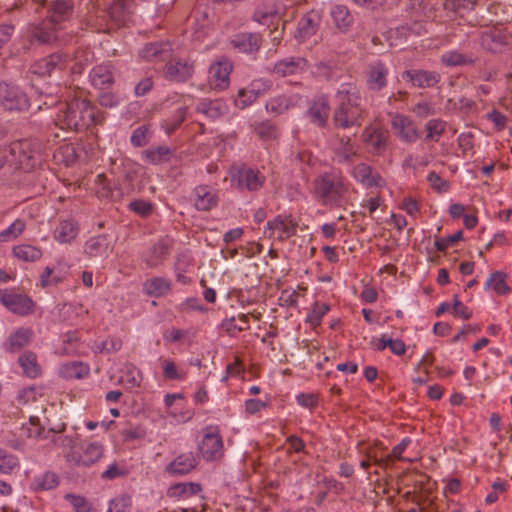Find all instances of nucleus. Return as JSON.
<instances>
[{"label": "nucleus", "instance_id": "1", "mask_svg": "<svg viewBox=\"0 0 512 512\" xmlns=\"http://www.w3.org/2000/svg\"><path fill=\"white\" fill-rule=\"evenodd\" d=\"M339 107L334 114L335 125L341 128L363 125L362 110L359 107V93L351 83L342 84L336 94Z\"/></svg>", "mask_w": 512, "mask_h": 512}, {"label": "nucleus", "instance_id": "2", "mask_svg": "<svg viewBox=\"0 0 512 512\" xmlns=\"http://www.w3.org/2000/svg\"><path fill=\"white\" fill-rule=\"evenodd\" d=\"M72 12L70 0H55L49 19L44 20L39 25L30 27L31 42L40 44L50 43L57 39V25L66 20Z\"/></svg>", "mask_w": 512, "mask_h": 512}, {"label": "nucleus", "instance_id": "3", "mask_svg": "<svg viewBox=\"0 0 512 512\" xmlns=\"http://www.w3.org/2000/svg\"><path fill=\"white\" fill-rule=\"evenodd\" d=\"M271 88V80L265 78L254 79L246 87L238 90L234 99L235 106L239 109H245L259 97L267 94Z\"/></svg>", "mask_w": 512, "mask_h": 512}, {"label": "nucleus", "instance_id": "4", "mask_svg": "<svg viewBox=\"0 0 512 512\" xmlns=\"http://www.w3.org/2000/svg\"><path fill=\"white\" fill-rule=\"evenodd\" d=\"M0 302L12 313L25 316L33 313L34 302L27 295L12 290H0Z\"/></svg>", "mask_w": 512, "mask_h": 512}, {"label": "nucleus", "instance_id": "5", "mask_svg": "<svg viewBox=\"0 0 512 512\" xmlns=\"http://www.w3.org/2000/svg\"><path fill=\"white\" fill-rule=\"evenodd\" d=\"M103 446L99 443H89L81 451L65 453L66 461L77 467H88L97 462L103 456Z\"/></svg>", "mask_w": 512, "mask_h": 512}, {"label": "nucleus", "instance_id": "6", "mask_svg": "<svg viewBox=\"0 0 512 512\" xmlns=\"http://www.w3.org/2000/svg\"><path fill=\"white\" fill-rule=\"evenodd\" d=\"M0 104L7 110H24L29 101L26 94L18 87L6 82L0 83Z\"/></svg>", "mask_w": 512, "mask_h": 512}, {"label": "nucleus", "instance_id": "7", "mask_svg": "<svg viewBox=\"0 0 512 512\" xmlns=\"http://www.w3.org/2000/svg\"><path fill=\"white\" fill-rule=\"evenodd\" d=\"M233 65L227 58L222 57L210 66L209 83L217 90H224L230 84V74Z\"/></svg>", "mask_w": 512, "mask_h": 512}, {"label": "nucleus", "instance_id": "8", "mask_svg": "<svg viewBox=\"0 0 512 512\" xmlns=\"http://www.w3.org/2000/svg\"><path fill=\"white\" fill-rule=\"evenodd\" d=\"M345 191L342 182L332 175L326 174L315 180V192L323 199H336Z\"/></svg>", "mask_w": 512, "mask_h": 512}, {"label": "nucleus", "instance_id": "9", "mask_svg": "<svg viewBox=\"0 0 512 512\" xmlns=\"http://www.w3.org/2000/svg\"><path fill=\"white\" fill-rule=\"evenodd\" d=\"M198 451L207 461L216 460L223 455V442L218 433L207 432L198 445Z\"/></svg>", "mask_w": 512, "mask_h": 512}, {"label": "nucleus", "instance_id": "10", "mask_svg": "<svg viewBox=\"0 0 512 512\" xmlns=\"http://www.w3.org/2000/svg\"><path fill=\"white\" fill-rule=\"evenodd\" d=\"M68 65V54L66 53H54L48 57H45L37 61L32 66L33 73L45 76L49 75L52 71L59 68L62 69Z\"/></svg>", "mask_w": 512, "mask_h": 512}, {"label": "nucleus", "instance_id": "11", "mask_svg": "<svg viewBox=\"0 0 512 512\" xmlns=\"http://www.w3.org/2000/svg\"><path fill=\"white\" fill-rule=\"evenodd\" d=\"M10 152L13 156L17 157L18 170H31L35 165V159L33 150L30 149V143L28 141H18L13 143L10 148Z\"/></svg>", "mask_w": 512, "mask_h": 512}, {"label": "nucleus", "instance_id": "12", "mask_svg": "<svg viewBox=\"0 0 512 512\" xmlns=\"http://www.w3.org/2000/svg\"><path fill=\"white\" fill-rule=\"evenodd\" d=\"M111 251L112 248L105 235L91 237L85 243V253L89 258L93 259L95 263H99L102 258H107Z\"/></svg>", "mask_w": 512, "mask_h": 512}, {"label": "nucleus", "instance_id": "13", "mask_svg": "<svg viewBox=\"0 0 512 512\" xmlns=\"http://www.w3.org/2000/svg\"><path fill=\"white\" fill-rule=\"evenodd\" d=\"M330 106L328 98L324 95L316 97L308 110L310 122L316 126H325L329 117Z\"/></svg>", "mask_w": 512, "mask_h": 512}, {"label": "nucleus", "instance_id": "14", "mask_svg": "<svg viewBox=\"0 0 512 512\" xmlns=\"http://www.w3.org/2000/svg\"><path fill=\"white\" fill-rule=\"evenodd\" d=\"M89 79L93 87L97 89H107L114 81V74L110 64L103 63L95 66L90 74Z\"/></svg>", "mask_w": 512, "mask_h": 512}, {"label": "nucleus", "instance_id": "15", "mask_svg": "<svg viewBox=\"0 0 512 512\" xmlns=\"http://www.w3.org/2000/svg\"><path fill=\"white\" fill-rule=\"evenodd\" d=\"M197 466L196 457L192 452L180 454L166 466L170 475H185L194 470Z\"/></svg>", "mask_w": 512, "mask_h": 512}, {"label": "nucleus", "instance_id": "16", "mask_svg": "<svg viewBox=\"0 0 512 512\" xmlns=\"http://www.w3.org/2000/svg\"><path fill=\"white\" fill-rule=\"evenodd\" d=\"M404 79L410 81L413 86L419 88L432 87L438 83L440 76L436 72L425 70L405 71L402 75Z\"/></svg>", "mask_w": 512, "mask_h": 512}, {"label": "nucleus", "instance_id": "17", "mask_svg": "<svg viewBox=\"0 0 512 512\" xmlns=\"http://www.w3.org/2000/svg\"><path fill=\"white\" fill-rule=\"evenodd\" d=\"M231 44L241 53H254L261 46V37L256 33H240L233 37Z\"/></svg>", "mask_w": 512, "mask_h": 512}, {"label": "nucleus", "instance_id": "18", "mask_svg": "<svg viewBox=\"0 0 512 512\" xmlns=\"http://www.w3.org/2000/svg\"><path fill=\"white\" fill-rule=\"evenodd\" d=\"M306 60L301 57H289L278 61L274 66V73L281 77L296 75L304 71Z\"/></svg>", "mask_w": 512, "mask_h": 512}, {"label": "nucleus", "instance_id": "19", "mask_svg": "<svg viewBox=\"0 0 512 512\" xmlns=\"http://www.w3.org/2000/svg\"><path fill=\"white\" fill-rule=\"evenodd\" d=\"M193 65L187 61H170L166 67V78L175 82H184L191 77Z\"/></svg>", "mask_w": 512, "mask_h": 512}, {"label": "nucleus", "instance_id": "20", "mask_svg": "<svg viewBox=\"0 0 512 512\" xmlns=\"http://www.w3.org/2000/svg\"><path fill=\"white\" fill-rule=\"evenodd\" d=\"M320 17L317 12H309L298 23L295 37L299 41H305L313 36L318 30Z\"/></svg>", "mask_w": 512, "mask_h": 512}, {"label": "nucleus", "instance_id": "21", "mask_svg": "<svg viewBox=\"0 0 512 512\" xmlns=\"http://www.w3.org/2000/svg\"><path fill=\"white\" fill-rule=\"evenodd\" d=\"M387 132L388 130H363L361 139L372 153L379 154L386 147Z\"/></svg>", "mask_w": 512, "mask_h": 512}, {"label": "nucleus", "instance_id": "22", "mask_svg": "<svg viewBox=\"0 0 512 512\" xmlns=\"http://www.w3.org/2000/svg\"><path fill=\"white\" fill-rule=\"evenodd\" d=\"M300 100L301 97L297 94L291 96H278L267 101L265 108L268 113L273 116H278L289 108L297 105Z\"/></svg>", "mask_w": 512, "mask_h": 512}, {"label": "nucleus", "instance_id": "23", "mask_svg": "<svg viewBox=\"0 0 512 512\" xmlns=\"http://www.w3.org/2000/svg\"><path fill=\"white\" fill-rule=\"evenodd\" d=\"M197 110L210 119H217L227 113L228 106L222 99H203L197 104Z\"/></svg>", "mask_w": 512, "mask_h": 512}, {"label": "nucleus", "instance_id": "24", "mask_svg": "<svg viewBox=\"0 0 512 512\" xmlns=\"http://www.w3.org/2000/svg\"><path fill=\"white\" fill-rule=\"evenodd\" d=\"M171 51L169 43L155 42L146 44L139 52L142 59L151 60H165Z\"/></svg>", "mask_w": 512, "mask_h": 512}, {"label": "nucleus", "instance_id": "25", "mask_svg": "<svg viewBox=\"0 0 512 512\" xmlns=\"http://www.w3.org/2000/svg\"><path fill=\"white\" fill-rule=\"evenodd\" d=\"M387 68L381 63L376 62L370 66L367 85L369 89L378 91L381 90L387 84Z\"/></svg>", "mask_w": 512, "mask_h": 512}, {"label": "nucleus", "instance_id": "26", "mask_svg": "<svg viewBox=\"0 0 512 512\" xmlns=\"http://www.w3.org/2000/svg\"><path fill=\"white\" fill-rule=\"evenodd\" d=\"M195 207L201 211H209L217 205L216 194L207 186H198L195 188Z\"/></svg>", "mask_w": 512, "mask_h": 512}, {"label": "nucleus", "instance_id": "27", "mask_svg": "<svg viewBox=\"0 0 512 512\" xmlns=\"http://www.w3.org/2000/svg\"><path fill=\"white\" fill-rule=\"evenodd\" d=\"M18 363L23 373L30 378H36L41 374V366L37 361V355L32 351H26L18 358Z\"/></svg>", "mask_w": 512, "mask_h": 512}, {"label": "nucleus", "instance_id": "28", "mask_svg": "<svg viewBox=\"0 0 512 512\" xmlns=\"http://www.w3.org/2000/svg\"><path fill=\"white\" fill-rule=\"evenodd\" d=\"M171 288L170 280L163 277H153L143 284L144 291L153 297L165 295Z\"/></svg>", "mask_w": 512, "mask_h": 512}, {"label": "nucleus", "instance_id": "29", "mask_svg": "<svg viewBox=\"0 0 512 512\" xmlns=\"http://www.w3.org/2000/svg\"><path fill=\"white\" fill-rule=\"evenodd\" d=\"M33 337V331L30 328H19L8 339V350L16 352L27 346Z\"/></svg>", "mask_w": 512, "mask_h": 512}, {"label": "nucleus", "instance_id": "30", "mask_svg": "<svg viewBox=\"0 0 512 512\" xmlns=\"http://www.w3.org/2000/svg\"><path fill=\"white\" fill-rule=\"evenodd\" d=\"M171 248V240L166 237L160 239L153 247L151 255L146 259L150 267L159 265Z\"/></svg>", "mask_w": 512, "mask_h": 512}, {"label": "nucleus", "instance_id": "31", "mask_svg": "<svg viewBox=\"0 0 512 512\" xmlns=\"http://www.w3.org/2000/svg\"><path fill=\"white\" fill-rule=\"evenodd\" d=\"M354 178L367 187H373L379 185V176L372 175V169L370 166L361 163L358 164L353 170Z\"/></svg>", "mask_w": 512, "mask_h": 512}, {"label": "nucleus", "instance_id": "32", "mask_svg": "<svg viewBox=\"0 0 512 512\" xmlns=\"http://www.w3.org/2000/svg\"><path fill=\"white\" fill-rule=\"evenodd\" d=\"M78 234L76 223L68 220L60 222L55 230V238L61 243H70Z\"/></svg>", "mask_w": 512, "mask_h": 512}, {"label": "nucleus", "instance_id": "33", "mask_svg": "<svg viewBox=\"0 0 512 512\" xmlns=\"http://www.w3.org/2000/svg\"><path fill=\"white\" fill-rule=\"evenodd\" d=\"M330 14L337 28L341 31H346L352 23V16L344 5H334L331 8Z\"/></svg>", "mask_w": 512, "mask_h": 512}, {"label": "nucleus", "instance_id": "34", "mask_svg": "<svg viewBox=\"0 0 512 512\" xmlns=\"http://www.w3.org/2000/svg\"><path fill=\"white\" fill-rule=\"evenodd\" d=\"M171 154L172 151L168 146L149 148L142 152L144 159L154 165L168 161Z\"/></svg>", "mask_w": 512, "mask_h": 512}, {"label": "nucleus", "instance_id": "35", "mask_svg": "<svg viewBox=\"0 0 512 512\" xmlns=\"http://www.w3.org/2000/svg\"><path fill=\"white\" fill-rule=\"evenodd\" d=\"M507 274L502 271H496L491 274L486 282V289H492L498 295H506L510 292V287L506 282Z\"/></svg>", "mask_w": 512, "mask_h": 512}, {"label": "nucleus", "instance_id": "36", "mask_svg": "<svg viewBox=\"0 0 512 512\" xmlns=\"http://www.w3.org/2000/svg\"><path fill=\"white\" fill-rule=\"evenodd\" d=\"M238 185L249 191H255L262 186V180L257 172L252 169L240 170L238 175Z\"/></svg>", "mask_w": 512, "mask_h": 512}, {"label": "nucleus", "instance_id": "37", "mask_svg": "<svg viewBox=\"0 0 512 512\" xmlns=\"http://www.w3.org/2000/svg\"><path fill=\"white\" fill-rule=\"evenodd\" d=\"M60 373L65 378L81 379L89 374V367L82 362L73 361L64 364L60 369Z\"/></svg>", "mask_w": 512, "mask_h": 512}, {"label": "nucleus", "instance_id": "38", "mask_svg": "<svg viewBox=\"0 0 512 512\" xmlns=\"http://www.w3.org/2000/svg\"><path fill=\"white\" fill-rule=\"evenodd\" d=\"M13 255L19 260L34 262L42 257V251L38 247L22 244L13 248Z\"/></svg>", "mask_w": 512, "mask_h": 512}, {"label": "nucleus", "instance_id": "39", "mask_svg": "<svg viewBox=\"0 0 512 512\" xmlns=\"http://www.w3.org/2000/svg\"><path fill=\"white\" fill-rule=\"evenodd\" d=\"M59 485V477L54 472H45L34 478L32 487L35 491L54 489Z\"/></svg>", "mask_w": 512, "mask_h": 512}, {"label": "nucleus", "instance_id": "40", "mask_svg": "<svg viewBox=\"0 0 512 512\" xmlns=\"http://www.w3.org/2000/svg\"><path fill=\"white\" fill-rule=\"evenodd\" d=\"M93 60V54L89 49H79L77 50L73 57L68 55V64L73 62L71 69L74 72H80L86 65L91 63Z\"/></svg>", "mask_w": 512, "mask_h": 512}, {"label": "nucleus", "instance_id": "41", "mask_svg": "<svg viewBox=\"0 0 512 512\" xmlns=\"http://www.w3.org/2000/svg\"><path fill=\"white\" fill-rule=\"evenodd\" d=\"M23 173L19 172L17 174L18 176V180H17V183H18V186H21V187H27L28 188V194L30 196H34V195H37V194H40L43 187L42 186H38L34 183L35 181V174L31 172V170H22Z\"/></svg>", "mask_w": 512, "mask_h": 512}, {"label": "nucleus", "instance_id": "42", "mask_svg": "<svg viewBox=\"0 0 512 512\" xmlns=\"http://www.w3.org/2000/svg\"><path fill=\"white\" fill-rule=\"evenodd\" d=\"M48 433H53L52 441L61 448L66 449V452L79 451L77 449L79 438L77 435H56L54 430H49Z\"/></svg>", "mask_w": 512, "mask_h": 512}, {"label": "nucleus", "instance_id": "43", "mask_svg": "<svg viewBox=\"0 0 512 512\" xmlns=\"http://www.w3.org/2000/svg\"><path fill=\"white\" fill-rule=\"evenodd\" d=\"M82 127L89 128L90 125H100L99 117L96 115L95 108L89 102H81Z\"/></svg>", "mask_w": 512, "mask_h": 512}, {"label": "nucleus", "instance_id": "44", "mask_svg": "<svg viewBox=\"0 0 512 512\" xmlns=\"http://www.w3.org/2000/svg\"><path fill=\"white\" fill-rule=\"evenodd\" d=\"M222 327L225 329V331L230 335L234 336L235 331H244L249 329V321H248V315L242 314L239 317V324L235 323V317H231L229 319H226L222 323Z\"/></svg>", "mask_w": 512, "mask_h": 512}, {"label": "nucleus", "instance_id": "45", "mask_svg": "<svg viewBox=\"0 0 512 512\" xmlns=\"http://www.w3.org/2000/svg\"><path fill=\"white\" fill-rule=\"evenodd\" d=\"M386 347H389L391 349V351L398 356L403 355L406 351L405 344L402 340H400V339L393 340L391 338H386L385 335H383L379 339V343L377 345V350L382 351Z\"/></svg>", "mask_w": 512, "mask_h": 512}, {"label": "nucleus", "instance_id": "46", "mask_svg": "<svg viewBox=\"0 0 512 512\" xmlns=\"http://www.w3.org/2000/svg\"><path fill=\"white\" fill-rule=\"evenodd\" d=\"M26 224L22 219H16L6 230L0 233V242L16 239L25 230Z\"/></svg>", "mask_w": 512, "mask_h": 512}, {"label": "nucleus", "instance_id": "47", "mask_svg": "<svg viewBox=\"0 0 512 512\" xmlns=\"http://www.w3.org/2000/svg\"><path fill=\"white\" fill-rule=\"evenodd\" d=\"M201 490V485L194 482L178 483L170 488L171 494L174 496L196 495Z\"/></svg>", "mask_w": 512, "mask_h": 512}, {"label": "nucleus", "instance_id": "48", "mask_svg": "<svg viewBox=\"0 0 512 512\" xmlns=\"http://www.w3.org/2000/svg\"><path fill=\"white\" fill-rule=\"evenodd\" d=\"M268 227L272 230H278L281 233L280 238H289L294 235L296 231L295 224H293L291 221L286 223L282 219H275L272 222H268Z\"/></svg>", "mask_w": 512, "mask_h": 512}, {"label": "nucleus", "instance_id": "49", "mask_svg": "<svg viewBox=\"0 0 512 512\" xmlns=\"http://www.w3.org/2000/svg\"><path fill=\"white\" fill-rule=\"evenodd\" d=\"M504 106L509 110L508 114H504L496 109L487 114V118L497 127L505 126L508 119L512 117V98Z\"/></svg>", "mask_w": 512, "mask_h": 512}, {"label": "nucleus", "instance_id": "50", "mask_svg": "<svg viewBox=\"0 0 512 512\" xmlns=\"http://www.w3.org/2000/svg\"><path fill=\"white\" fill-rule=\"evenodd\" d=\"M279 15V9L260 8L254 13V20L262 25H270L274 23V19L278 18Z\"/></svg>", "mask_w": 512, "mask_h": 512}, {"label": "nucleus", "instance_id": "51", "mask_svg": "<svg viewBox=\"0 0 512 512\" xmlns=\"http://www.w3.org/2000/svg\"><path fill=\"white\" fill-rule=\"evenodd\" d=\"M19 465L17 457L7 453L5 450L0 449V472L4 474L10 473L15 467Z\"/></svg>", "mask_w": 512, "mask_h": 512}, {"label": "nucleus", "instance_id": "52", "mask_svg": "<svg viewBox=\"0 0 512 512\" xmlns=\"http://www.w3.org/2000/svg\"><path fill=\"white\" fill-rule=\"evenodd\" d=\"M122 347V341L119 338L113 337L101 342H95L94 349L96 352H115L120 350Z\"/></svg>", "mask_w": 512, "mask_h": 512}, {"label": "nucleus", "instance_id": "53", "mask_svg": "<svg viewBox=\"0 0 512 512\" xmlns=\"http://www.w3.org/2000/svg\"><path fill=\"white\" fill-rule=\"evenodd\" d=\"M329 305L315 303L311 313L307 317V322L311 326L316 327L320 325L322 317L329 311Z\"/></svg>", "mask_w": 512, "mask_h": 512}, {"label": "nucleus", "instance_id": "54", "mask_svg": "<svg viewBox=\"0 0 512 512\" xmlns=\"http://www.w3.org/2000/svg\"><path fill=\"white\" fill-rule=\"evenodd\" d=\"M65 499L70 502L75 512H90L91 504L82 496L66 494Z\"/></svg>", "mask_w": 512, "mask_h": 512}, {"label": "nucleus", "instance_id": "55", "mask_svg": "<svg viewBox=\"0 0 512 512\" xmlns=\"http://www.w3.org/2000/svg\"><path fill=\"white\" fill-rule=\"evenodd\" d=\"M128 207L130 210L142 217H147L153 210L151 203L141 199L133 200L129 203Z\"/></svg>", "mask_w": 512, "mask_h": 512}, {"label": "nucleus", "instance_id": "56", "mask_svg": "<svg viewBox=\"0 0 512 512\" xmlns=\"http://www.w3.org/2000/svg\"><path fill=\"white\" fill-rule=\"evenodd\" d=\"M463 237V232L461 230L457 231L453 235H450L446 238H438L436 237L435 247L438 251L444 252L448 248L449 245H453L456 242L460 241Z\"/></svg>", "mask_w": 512, "mask_h": 512}, {"label": "nucleus", "instance_id": "57", "mask_svg": "<svg viewBox=\"0 0 512 512\" xmlns=\"http://www.w3.org/2000/svg\"><path fill=\"white\" fill-rule=\"evenodd\" d=\"M109 14L118 25H124L128 19V13L126 12L123 4L119 2L111 6Z\"/></svg>", "mask_w": 512, "mask_h": 512}, {"label": "nucleus", "instance_id": "58", "mask_svg": "<svg viewBox=\"0 0 512 512\" xmlns=\"http://www.w3.org/2000/svg\"><path fill=\"white\" fill-rule=\"evenodd\" d=\"M131 501L130 498L121 497L113 499L110 502L107 512H130Z\"/></svg>", "mask_w": 512, "mask_h": 512}, {"label": "nucleus", "instance_id": "59", "mask_svg": "<svg viewBox=\"0 0 512 512\" xmlns=\"http://www.w3.org/2000/svg\"><path fill=\"white\" fill-rule=\"evenodd\" d=\"M427 181L437 192H446L449 188V183L435 172H430L428 174Z\"/></svg>", "mask_w": 512, "mask_h": 512}, {"label": "nucleus", "instance_id": "60", "mask_svg": "<svg viewBox=\"0 0 512 512\" xmlns=\"http://www.w3.org/2000/svg\"><path fill=\"white\" fill-rule=\"evenodd\" d=\"M350 139L348 138L347 141L344 143L343 139L341 138L340 142L342 146L340 148H337V155L341 157L342 159L340 161L350 163L353 161V158L356 156V152H354L349 145Z\"/></svg>", "mask_w": 512, "mask_h": 512}, {"label": "nucleus", "instance_id": "61", "mask_svg": "<svg viewBox=\"0 0 512 512\" xmlns=\"http://www.w3.org/2000/svg\"><path fill=\"white\" fill-rule=\"evenodd\" d=\"M442 62L447 66H458L465 63V58L457 51H451L442 55Z\"/></svg>", "mask_w": 512, "mask_h": 512}, {"label": "nucleus", "instance_id": "62", "mask_svg": "<svg viewBox=\"0 0 512 512\" xmlns=\"http://www.w3.org/2000/svg\"><path fill=\"white\" fill-rule=\"evenodd\" d=\"M162 365L165 378L169 380H179L183 377V375L177 371L174 362L170 360H164Z\"/></svg>", "mask_w": 512, "mask_h": 512}, {"label": "nucleus", "instance_id": "63", "mask_svg": "<svg viewBox=\"0 0 512 512\" xmlns=\"http://www.w3.org/2000/svg\"><path fill=\"white\" fill-rule=\"evenodd\" d=\"M453 311L456 316H459L464 320H468L472 317V311L458 300L457 295L454 296Z\"/></svg>", "mask_w": 512, "mask_h": 512}, {"label": "nucleus", "instance_id": "64", "mask_svg": "<svg viewBox=\"0 0 512 512\" xmlns=\"http://www.w3.org/2000/svg\"><path fill=\"white\" fill-rule=\"evenodd\" d=\"M131 142L136 147H142L149 142V130H134L131 136Z\"/></svg>", "mask_w": 512, "mask_h": 512}]
</instances>
